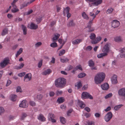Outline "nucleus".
Returning a JSON list of instances; mask_svg holds the SVG:
<instances>
[{
	"instance_id": "f257e3e1",
	"label": "nucleus",
	"mask_w": 125,
	"mask_h": 125,
	"mask_svg": "<svg viewBox=\"0 0 125 125\" xmlns=\"http://www.w3.org/2000/svg\"><path fill=\"white\" fill-rule=\"evenodd\" d=\"M105 76V74L103 72L98 73L94 77V81L97 84H100L103 81Z\"/></svg>"
},
{
	"instance_id": "f03ea898",
	"label": "nucleus",
	"mask_w": 125,
	"mask_h": 125,
	"mask_svg": "<svg viewBox=\"0 0 125 125\" xmlns=\"http://www.w3.org/2000/svg\"><path fill=\"white\" fill-rule=\"evenodd\" d=\"M66 83V79L63 78H60L55 80V84L56 87L62 88L65 86Z\"/></svg>"
},
{
	"instance_id": "7ed1b4c3",
	"label": "nucleus",
	"mask_w": 125,
	"mask_h": 125,
	"mask_svg": "<svg viewBox=\"0 0 125 125\" xmlns=\"http://www.w3.org/2000/svg\"><path fill=\"white\" fill-rule=\"evenodd\" d=\"M90 39L91 40V42L93 44H95L99 42L101 39V37L99 36L96 37V35L93 33L91 34L89 36Z\"/></svg>"
},
{
	"instance_id": "20e7f679",
	"label": "nucleus",
	"mask_w": 125,
	"mask_h": 125,
	"mask_svg": "<svg viewBox=\"0 0 125 125\" xmlns=\"http://www.w3.org/2000/svg\"><path fill=\"white\" fill-rule=\"evenodd\" d=\"M112 113L109 112L104 117V119L107 122H109L111 119L113 117Z\"/></svg>"
},
{
	"instance_id": "39448f33",
	"label": "nucleus",
	"mask_w": 125,
	"mask_h": 125,
	"mask_svg": "<svg viewBox=\"0 0 125 125\" xmlns=\"http://www.w3.org/2000/svg\"><path fill=\"white\" fill-rule=\"evenodd\" d=\"M82 97L84 98H88L91 99H93L92 96L89 93L85 92L83 93L82 95Z\"/></svg>"
},
{
	"instance_id": "423d86ee",
	"label": "nucleus",
	"mask_w": 125,
	"mask_h": 125,
	"mask_svg": "<svg viewBox=\"0 0 125 125\" xmlns=\"http://www.w3.org/2000/svg\"><path fill=\"white\" fill-rule=\"evenodd\" d=\"M112 26L114 28L118 27L120 25L119 21L116 20H113L112 22Z\"/></svg>"
},
{
	"instance_id": "0eeeda50",
	"label": "nucleus",
	"mask_w": 125,
	"mask_h": 125,
	"mask_svg": "<svg viewBox=\"0 0 125 125\" xmlns=\"http://www.w3.org/2000/svg\"><path fill=\"white\" fill-rule=\"evenodd\" d=\"M31 78V73L27 74L24 77V81L27 82L30 81Z\"/></svg>"
},
{
	"instance_id": "6e6552de",
	"label": "nucleus",
	"mask_w": 125,
	"mask_h": 125,
	"mask_svg": "<svg viewBox=\"0 0 125 125\" xmlns=\"http://www.w3.org/2000/svg\"><path fill=\"white\" fill-rule=\"evenodd\" d=\"M109 50V45L108 43L105 44L102 49V51L105 53H107Z\"/></svg>"
},
{
	"instance_id": "1a4fd4ad",
	"label": "nucleus",
	"mask_w": 125,
	"mask_h": 125,
	"mask_svg": "<svg viewBox=\"0 0 125 125\" xmlns=\"http://www.w3.org/2000/svg\"><path fill=\"white\" fill-rule=\"evenodd\" d=\"M111 81L112 84H116L118 82L117 76L115 74L113 75L111 79Z\"/></svg>"
},
{
	"instance_id": "9d476101",
	"label": "nucleus",
	"mask_w": 125,
	"mask_h": 125,
	"mask_svg": "<svg viewBox=\"0 0 125 125\" xmlns=\"http://www.w3.org/2000/svg\"><path fill=\"white\" fill-rule=\"evenodd\" d=\"M101 86L102 89L104 90H107L109 87V85L107 83L102 84Z\"/></svg>"
},
{
	"instance_id": "9b49d317",
	"label": "nucleus",
	"mask_w": 125,
	"mask_h": 125,
	"mask_svg": "<svg viewBox=\"0 0 125 125\" xmlns=\"http://www.w3.org/2000/svg\"><path fill=\"white\" fill-rule=\"evenodd\" d=\"M82 40V39H73L72 41V43L73 44H77L81 42Z\"/></svg>"
},
{
	"instance_id": "f8f14e48",
	"label": "nucleus",
	"mask_w": 125,
	"mask_h": 125,
	"mask_svg": "<svg viewBox=\"0 0 125 125\" xmlns=\"http://www.w3.org/2000/svg\"><path fill=\"white\" fill-rule=\"evenodd\" d=\"M27 102L24 100H23L21 101L20 104L19 106L20 107L25 108L27 106Z\"/></svg>"
},
{
	"instance_id": "ddd939ff",
	"label": "nucleus",
	"mask_w": 125,
	"mask_h": 125,
	"mask_svg": "<svg viewBox=\"0 0 125 125\" xmlns=\"http://www.w3.org/2000/svg\"><path fill=\"white\" fill-rule=\"evenodd\" d=\"M60 35L59 34L56 33L54 34L52 40V42H56L57 41L58 39L59 38Z\"/></svg>"
},
{
	"instance_id": "4468645a",
	"label": "nucleus",
	"mask_w": 125,
	"mask_h": 125,
	"mask_svg": "<svg viewBox=\"0 0 125 125\" xmlns=\"http://www.w3.org/2000/svg\"><path fill=\"white\" fill-rule=\"evenodd\" d=\"M24 65V64L23 63H20V64L14 66L13 68L14 69L17 70L21 69Z\"/></svg>"
},
{
	"instance_id": "2eb2a0df",
	"label": "nucleus",
	"mask_w": 125,
	"mask_h": 125,
	"mask_svg": "<svg viewBox=\"0 0 125 125\" xmlns=\"http://www.w3.org/2000/svg\"><path fill=\"white\" fill-rule=\"evenodd\" d=\"M38 27V26L37 25L33 23H31L29 27V28L31 29L35 30L37 29Z\"/></svg>"
},
{
	"instance_id": "dca6fc26",
	"label": "nucleus",
	"mask_w": 125,
	"mask_h": 125,
	"mask_svg": "<svg viewBox=\"0 0 125 125\" xmlns=\"http://www.w3.org/2000/svg\"><path fill=\"white\" fill-rule=\"evenodd\" d=\"M114 41L115 42H120L122 41V37L120 36L115 37L114 38Z\"/></svg>"
},
{
	"instance_id": "f3484780",
	"label": "nucleus",
	"mask_w": 125,
	"mask_h": 125,
	"mask_svg": "<svg viewBox=\"0 0 125 125\" xmlns=\"http://www.w3.org/2000/svg\"><path fill=\"white\" fill-rule=\"evenodd\" d=\"M38 118L39 120L42 122H44L46 120L45 118L42 114H40L39 115L38 117Z\"/></svg>"
},
{
	"instance_id": "a211bd4d",
	"label": "nucleus",
	"mask_w": 125,
	"mask_h": 125,
	"mask_svg": "<svg viewBox=\"0 0 125 125\" xmlns=\"http://www.w3.org/2000/svg\"><path fill=\"white\" fill-rule=\"evenodd\" d=\"M102 0H97L92 3V4L95 6H97L100 4L102 2Z\"/></svg>"
},
{
	"instance_id": "6ab92c4d",
	"label": "nucleus",
	"mask_w": 125,
	"mask_h": 125,
	"mask_svg": "<svg viewBox=\"0 0 125 125\" xmlns=\"http://www.w3.org/2000/svg\"><path fill=\"white\" fill-rule=\"evenodd\" d=\"M52 71L50 69H48L42 72V74L44 75H46L47 74L50 73L52 72Z\"/></svg>"
},
{
	"instance_id": "aec40b11",
	"label": "nucleus",
	"mask_w": 125,
	"mask_h": 125,
	"mask_svg": "<svg viewBox=\"0 0 125 125\" xmlns=\"http://www.w3.org/2000/svg\"><path fill=\"white\" fill-rule=\"evenodd\" d=\"M82 15L83 18L84 19L88 20L89 19V18L88 16L84 12H83L82 13Z\"/></svg>"
},
{
	"instance_id": "412c9836",
	"label": "nucleus",
	"mask_w": 125,
	"mask_h": 125,
	"mask_svg": "<svg viewBox=\"0 0 125 125\" xmlns=\"http://www.w3.org/2000/svg\"><path fill=\"white\" fill-rule=\"evenodd\" d=\"M89 15L91 17H93V19H92V20L89 21V22H88V23L89 24H92V22H93L92 21H93V20L96 17V16H95V14H94V13H92L91 12H90V13Z\"/></svg>"
},
{
	"instance_id": "4be33fe9",
	"label": "nucleus",
	"mask_w": 125,
	"mask_h": 125,
	"mask_svg": "<svg viewBox=\"0 0 125 125\" xmlns=\"http://www.w3.org/2000/svg\"><path fill=\"white\" fill-rule=\"evenodd\" d=\"M17 98V96L15 94H11L10 96L11 100L12 101H16Z\"/></svg>"
},
{
	"instance_id": "5701e85b",
	"label": "nucleus",
	"mask_w": 125,
	"mask_h": 125,
	"mask_svg": "<svg viewBox=\"0 0 125 125\" xmlns=\"http://www.w3.org/2000/svg\"><path fill=\"white\" fill-rule=\"evenodd\" d=\"M107 55V53H106L104 52L98 54L97 57L98 58H101L103 57L106 56Z\"/></svg>"
},
{
	"instance_id": "b1692460",
	"label": "nucleus",
	"mask_w": 125,
	"mask_h": 125,
	"mask_svg": "<svg viewBox=\"0 0 125 125\" xmlns=\"http://www.w3.org/2000/svg\"><path fill=\"white\" fill-rule=\"evenodd\" d=\"M22 29L23 30V34L24 35H26L27 34V29L26 27L25 26L22 25H21Z\"/></svg>"
},
{
	"instance_id": "393cba45",
	"label": "nucleus",
	"mask_w": 125,
	"mask_h": 125,
	"mask_svg": "<svg viewBox=\"0 0 125 125\" xmlns=\"http://www.w3.org/2000/svg\"><path fill=\"white\" fill-rule=\"evenodd\" d=\"M27 116V114L26 113H22L20 116V119L21 120H24Z\"/></svg>"
},
{
	"instance_id": "a878e982",
	"label": "nucleus",
	"mask_w": 125,
	"mask_h": 125,
	"mask_svg": "<svg viewBox=\"0 0 125 125\" xmlns=\"http://www.w3.org/2000/svg\"><path fill=\"white\" fill-rule=\"evenodd\" d=\"M23 49L22 48H20L19 50L17 52L15 56L16 57H17L19 55H20L23 52Z\"/></svg>"
},
{
	"instance_id": "bb28decb",
	"label": "nucleus",
	"mask_w": 125,
	"mask_h": 125,
	"mask_svg": "<svg viewBox=\"0 0 125 125\" xmlns=\"http://www.w3.org/2000/svg\"><path fill=\"white\" fill-rule=\"evenodd\" d=\"M123 105L122 104L117 105L115 106L114 108V110L115 111H117L123 106Z\"/></svg>"
},
{
	"instance_id": "cd10ccee",
	"label": "nucleus",
	"mask_w": 125,
	"mask_h": 125,
	"mask_svg": "<svg viewBox=\"0 0 125 125\" xmlns=\"http://www.w3.org/2000/svg\"><path fill=\"white\" fill-rule=\"evenodd\" d=\"M57 101L59 104L62 103L64 101V99L62 97H60L58 99Z\"/></svg>"
},
{
	"instance_id": "c85d7f7f",
	"label": "nucleus",
	"mask_w": 125,
	"mask_h": 125,
	"mask_svg": "<svg viewBox=\"0 0 125 125\" xmlns=\"http://www.w3.org/2000/svg\"><path fill=\"white\" fill-rule=\"evenodd\" d=\"M79 104L80 107L82 108H84L85 105V104L82 101H79Z\"/></svg>"
},
{
	"instance_id": "c756f323",
	"label": "nucleus",
	"mask_w": 125,
	"mask_h": 125,
	"mask_svg": "<svg viewBox=\"0 0 125 125\" xmlns=\"http://www.w3.org/2000/svg\"><path fill=\"white\" fill-rule=\"evenodd\" d=\"M60 121L63 124H64L66 122L65 119L63 117H60Z\"/></svg>"
},
{
	"instance_id": "7c9ffc66",
	"label": "nucleus",
	"mask_w": 125,
	"mask_h": 125,
	"mask_svg": "<svg viewBox=\"0 0 125 125\" xmlns=\"http://www.w3.org/2000/svg\"><path fill=\"white\" fill-rule=\"evenodd\" d=\"M8 30L7 29H4L2 31L1 33V35L2 36H4L7 34L8 33Z\"/></svg>"
},
{
	"instance_id": "2f4dec72",
	"label": "nucleus",
	"mask_w": 125,
	"mask_h": 125,
	"mask_svg": "<svg viewBox=\"0 0 125 125\" xmlns=\"http://www.w3.org/2000/svg\"><path fill=\"white\" fill-rule=\"evenodd\" d=\"M13 9H12L11 12L13 13H15L17 11H19V10L17 8V7L15 5V6H14V7H13Z\"/></svg>"
},
{
	"instance_id": "473e14b6",
	"label": "nucleus",
	"mask_w": 125,
	"mask_h": 125,
	"mask_svg": "<svg viewBox=\"0 0 125 125\" xmlns=\"http://www.w3.org/2000/svg\"><path fill=\"white\" fill-rule=\"evenodd\" d=\"M65 51L64 49H62L60 50L59 53L58 55L59 56H61L63 55L65 53Z\"/></svg>"
},
{
	"instance_id": "72a5a7b5",
	"label": "nucleus",
	"mask_w": 125,
	"mask_h": 125,
	"mask_svg": "<svg viewBox=\"0 0 125 125\" xmlns=\"http://www.w3.org/2000/svg\"><path fill=\"white\" fill-rule=\"evenodd\" d=\"M55 42L51 43L50 45V46L52 48L56 47L57 46V43Z\"/></svg>"
},
{
	"instance_id": "f704fd0d",
	"label": "nucleus",
	"mask_w": 125,
	"mask_h": 125,
	"mask_svg": "<svg viewBox=\"0 0 125 125\" xmlns=\"http://www.w3.org/2000/svg\"><path fill=\"white\" fill-rule=\"evenodd\" d=\"M55 117V115L52 113H50L49 114L48 119L50 120V119L54 118Z\"/></svg>"
},
{
	"instance_id": "c9c22d12",
	"label": "nucleus",
	"mask_w": 125,
	"mask_h": 125,
	"mask_svg": "<svg viewBox=\"0 0 125 125\" xmlns=\"http://www.w3.org/2000/svg\"><path fill=\"white\" fill-rule=\"evenodd\" d=\"M70 8L69 7H66L65 9H64L63 13L64 15H65V13H69Z\"/></svg>"
},
{
	"instance_id": "e433bc0d",
	"label": "nucleus",
	"mask_w": 125,
	"mask_h": 125,
	"mask_svg": "<svg viewBox=\"0 0 125 125\" xmlns=\"http://www.w3.org/2000/svg\"><path fill=\"white\" fill-rule=\"evenodd\" d=\"M69 59H68L66 58L64 59L61 58L60 59L61 62H69Z\"/></svg>"
},
{
	"instance_id": "4c0bfd02",
	"label": "nucleus",
	"mask_w": 125,
	"mask_h": 125,
	"mask_svg": "<svg viewBox=\"0 0 125 125\" xmlns=\"http://www.w3.org/2000/svg\"><path fill=\"white\" fill-rule=\"evenodd\" d=\"M89 24L90 25H88V26L87 27V28H88V29H89V31L90 32V31H94V29L93 28H91V24H89Z\"/></svg>"
},
{
	"instance_id": "58836bf2",
	"label": "nucleus",
	"mask_w": 125,
	"mask_h": 125,
	"mask_svg": "<svg viewBox=\"0 0 125 125\" xmlns=\"http://www.w3.org/2000/svg\"><path fill=\"white\" fill-rule=\"evenodd\" d=\"M10 59L8 57H6L4 58L2 62H9Z\"/></svg>"
},
{
	"instance_id": "ea45409f",
	"label": "nucleus",
	"mask_w": 125,
	"mask_h": 125,
	"mask_svg": "<svg viewBox=\"0 0 125 125\" xmlns=\"http://www.w3.org/2000/svg\"><path fill=\"white\" fill-rule=\"evenodd\" d=\"M76 87H77V89H78L81 87L82 86L81 83V81H79L78 82L77 85H75Z\"/></svg>"
},
{
	"instance_id": "a19ab883",
	"label": "nucleus",
	"mask_w": 125,
	"mask_h": 125,
	"mask_svg": "<svg viewBox=\"0 0 125 125\" xmlns=\"http://www.w3.org/2000/svg\"><path fill=\"white\" fill-rule=\"evenodd\" d=\"M86 75L85 73H80L78 76V77L79 78H82L84 77Z\"/></svg>"
},
{
	"instance_id": "79ce46f5",
	"label": "nucleus",
	"mask_w": 125,
	"mask_h": 125,
	"mask_svg": "<svg viewBox=\"0 0 125 125\" xmlns=\"http://www.w3.org/2000/svg\"><path fill=\"white\" fill-rule=\"evenodd\" d=\"M113 9L112 8H109L107 10L106 13L107 14H110L113 11Z\"/></svg>"
},
{
	"instance_id": "37998d69",
	"label": "nucleus",
	"mask_w": 125,
	"mask_h": 125,
	"mask_svg": "<svg viewBox=\"0 0 125 125\" xmlns=\"http://www.w3.org/2000/svg\"><path fill=\"white\" fill-rule=\"evenodd\" d=\"M8 63H0V68H2L4 67L8 64Z\"/></svg>"
},
{
	"instance_id": "c03bdc74",
	"label": "nucleus",
	"mask_w": 125,
	"mask_h": 125,
	"mask_svg": "<svg viewBox=\"0 0 125 125\" xmlns=\"http://www.w3.org/2000/svg\"><path fill=\"white\" fill-rule=\"evenodd\" d=\"M113 95V94L112 93H110L107 94L105 97V98L106 99L111 97Z\"/></svg>"
},
{
	"instance_id": "a18cd8bd",
	"label": "nucleus",
	"mask_w": 125,
	"mask_h": 125,
	"mask_svg": "<svg viewBox=\"0 0 125 125\" xmlns=\"http://www.w3.org/2000/svg\"><path fill=\"white\" fill-rule=\"evenodd\" d=\"M5 112V110L2 107H0V115L3 113Z\"/></svg>"
},
{
	"instance_id": "49530a36",
	"label": "nucleus",
	"mask_w": 125,
	"mask_h": 125,
	"mask_svg": "<svg viewBox=\"0 0 125 125\" xmlns=\"http://www.w3.org/2000/svg\"><path fill=\"white\" fill-rule=\"evenodd\" d=\"M42 44V43L41 42H38L36 43L35 45V47L37 48L41 46Z\"/></svg>"
},
{
	"instance_id": "de8ad7c7",
	"label": "nucleus",
	"mask_w": 125,
	"mask_h": 125,
	"mask_svg": "<svg viewBox=\"0 0 125 125\" xmlns=\"http://www.w3.org/2000/svg\"><path fill=\"white\" fill-rule=\"evenodd\" d=\"M22 90L21 87L18 86L17 87L16 89L17 92H22Z\"/></svg>"
},
{
	"instance_id": "09e8293b",
	"label": "nucleus",
	"mask_w": 125,
	"mask_h": 125,
	"mask_svg": "<svg viewBox=\"0 0 125 125\" xmlns=\"http://www.w3.org/2000/svg\"><path fill=\"white\" fill-rule=\"evenodd\" d=\"M75 68L77 70L78 69H79L80 70H82V67L80 65H79L75 67Z\"/></svg>"
},
{
	"instance_id": "8fccbe9b",
	"label": "nucleus",
	"mask_w": 125,
	"mask_h": 125,
	"mask_svg": "<svg viewBox=\"0 0 125 125\" xmlns=\"http://www.w3.org/2000/svg\"><path fill=\"white\" fill-rule=\"evenodd\" d=\"M73 68V66L72 65H69L67 67V68L66 69V70L69 71L71 69H72Z\"/></svg>"
},
{
	"instance_id": "3c124183",
	"label": "nucleus",
	"mask_w": 125,
	"mask_h": 125,
	"mask_svg": "<svg viewBox=\"0 0 125 125\" xmlns=\"http://www.w3.org/2000/svg\"><path fill=\"white\" fill-rule=\"evenodd\" d=\"M11 83V82L10 80H8L6 84V86L7 87Z\"/></svg>"
},
{
	"instance_id": "603ef678",
	"label": "nucleus",
	"mask_w": 125,
	"mask_h": 125,
	"mask_svg": "<svg viewBox=\"0 0 125 125\" xmlns=\"http://www.w3.org/2000/svg\"><path fill=\"white\" fill-rule=\"evenodd\" d=\"M55 94V93L53 91H50L49 92V94L50 97L53 96Z\"/></svg>"
},
{
	"instance_id": "864d4df0",
	"label": "nucleus",
	"mask_w": 125,
	"mask_h": 125,
	"mask_svg": "<svg viewBox=\"0 0 125 125\" xmlns=\"http://www.w3.org/2000/svg\"><path fill=\"white\" fill-rule=\"evenodd\" d=\"M29 103L30 105L32 106H35L36 104L33 101H30Z\"/></svg>"
},
{
	"instance_id": "5fc2aeb1",
	"label": "nucleus",
	"mask_w": 125,
	"mask_h": 125,
	"mask_svg": "<svg viewBox=\"0 0 125 125\" xmlns=\"http://www.w3.org/2000/svg\"><path fill=\"white\" fill-rule=\"evenodd\" d=\"M73 110L72 109H71L68 110L67 113V115L69 116L70 115V114H71Z\"/></svg>"
},
{
	"instance_id": "6e6d98bb",
	"label": "nucleus",
	"mask_w": 125,
	"mask_h": 125,
	"mask_svg": "<svg viewBox=\"0 0 125 125\" xmlns=\"http://www.w3.org/2000/svg\"><path fill=\"white\" fill-rule=\"evenodd\" d=\"M43 96L41 94L38 95L37 96V98L39 100H41Z\"/></svg>"
},
{
	"instance_id": "4d7b16f0",
	"label": "nucleus",
	"mask_w": 125,
	"mask_h": 125,
	"mask_svg": "<svg viewBox=\"0 0 125 125\" xmlns=\"http://www.w3.org/2000/svg\"><path fill=\"white\" fill-rule=\"evenodd\" d=\"M42 20V18H37L36 19V22L37 23H39Z\"/></svg>"
},
{
	"instance_id": "13d9d810",
	"label": "nucleus",
	"mask_w": 125,
	"mask_h": 125,
	"mask_svg": "<svg viewBox=\"0 0 125 125\" xmlns=\"http://www.w3.org/2000/svg\"><path fill=\"white\" fill-rule=\"evenodd\" d=\"M25 74V73H19L18 74V76L20 77H22L24 76Z\"/></svg>"
},
{
	"instance_id": "bf43d9fd",
	"label": "nucleus",
	"mask_w": 125,
	"mask_h": 125,
	"mask_svg": "<svg viewBox=\"0 0 125 125\" xmlns=\"http://www.w3.org/2000/svg\"><path fill=\"white\" fill-rule=\"evenodd\" d=\"M87 125H94V122L93 121H90L87 122Z\"/></svg>"
},
{
	"instance_id": "052dcab7",
	"label": "nucleus",
	"mask_w": 125,
	"mask_h": 125,
	"mask_svg": "<svg viewBox=\"0 0 125 125\" xmlns=\"http://www.w3.org/2000/svg\"><path fill=\"white\" fill-rule=\"evenodd\" d=\"M94 116L96 118H99L100 117L101 115L99 114L98 113H96L95 114Z\"/></svg>"
},
{
	"instance_id": "680f3d73",
	"label": "nucleus",
	"mask_w": 125,
	"mask_h": 125,
	"mask_svg": "<svg viewBox=\"0 0 125 125\" xmlns=\"http://www.w3.org/2000/svg\"><path fill=\"white\" fill-rule=\"evenodd\" d=\"M18 0H14L11 3L12 6L13 7H14L15 6V3H16Z\"/></svg>"
},
{
	"instance_id": "e2e57ef3",
	"label": "nucleus",
	"mask_w": 125,
	"mask_h": 125,
	"mask_svg": "<svg viewBox=\"0 0 125 125\" xmlns=\"http://www.w3.org/2000/svg\"><path fill=\"white\" fill-rule=\"evenodd\" d=\"M7 17L9 19H11L12 18L13 16L11 14H8Z\"/></svg>"
},
{
	"instance_id": "0e129e2a",
	"label": "nucleus",
	"mask_w": 125,
	"mask_h": 125,
	"mask_svg": "<svg viewBox=\"0 0 125 125\" xmlns=\"http://www.w3.org/2000/svg\"><path fill=\"white\" fill-rule=\"evenodd\" d=\"M111 109V108L110 106L108 107L106 109H104V110L105 112H107L108 111H110Z\"/></svg>"
},
{
	"instance_id": "69168bd1",
	"label": "nucleus",
	"mask_w": 125,
	"mask_h": 125,
	"mask_svg": "<svg viewBox=\"0 0 125 125\" xmlns=\"http://www.w3.org/2000/svg\"><path fill=\"white\" fill-rule=\"evenodd\" d=\"M84 109L85 110L87 111L88 112H89L90 111V109L88 107H85L84 108Z\"/></svg>"
},
{
	"instance_id": "338daca9",
	"label": "nucleus",
	"mask_w": 125,
	"mask_h": 125,
	"mask_svg": "<svg viewBox=\"0 0 125 125\" xmlns=\"http://www.w3.org/2000/svg\"><path fill=\"white\" fill-rule=\"evenodd\" d=\"M92 49V47L91 46H88L87 47V49L89 50H91Z\"/></svg>"
},
{
	"instance_id": "774afa93",
	"label": "nucleus",
	"mask_w": 125,
	"mask_h": 125,
	"mask_svg": "<svg viewBox=\"0 0 125 125\" xmlns=\"http://www.w3.org/2000/svg\"><path fill=\"white\" fill-rule=\"evenodd\" d=\"M120 57L121 58L125 57V53H121L120 55Z\"/></svg>"
}]
</instances>
